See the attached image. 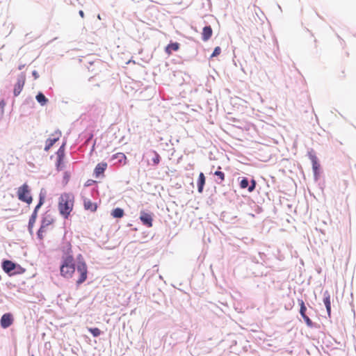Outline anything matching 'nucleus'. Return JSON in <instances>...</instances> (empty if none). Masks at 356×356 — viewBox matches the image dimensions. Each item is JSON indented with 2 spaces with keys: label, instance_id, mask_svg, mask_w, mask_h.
<instances>
[{
  "label": "nucleus",
  "instance_id": "f257e3e1",
  "mask_svg": "<svg viewBox=\"0 0 356 356\" xmlns=\"http://www.w3.org/2000/svg\"><path fill=\"white\" fill-rule=\"evenodd\" d=\"M76 269L79 275L76 283L79 286L87 280L88 266L81 255H79V261L76 264L72 254L67 252L62 257L60 266V275L64 278L70 279L73 277Z\"/></svg>",
  "mask_w": 356,
  "mask_h": 356
},
{
  "label": "nucleus",
  "instance_id": "f03ea898",
  "mask_svg": "<svg viewBox=\"0 0 356 356\" xmlns=\"http://www.w3.org/2000/svg\"><path fill=\"white\" fill-rule=\"evenodd\" d=\"M74 203V197L71 193H63L59 197L58 210L65 218H67L73 210Z\"/></svg>",
  "mask_w": 356,
  "mask_h": 356
},
{
  "label": "nucleus",
  "instance_id": "7ed1b4c3",
  "mask_svg": "<svg viewBox=\"0 0 356 356\" xmlns=\"http://www.w3.org/2000/svg\"><path fill=\"white\" fill-rule=\"evenodd\" d=\"M17 193L18 199L20 201L26 202L28 204L32 202L33 198L31 195V191L27 184L25 183L19 187Z\"/></svg>",
  "mask_w": 356,
  "mask_h": 356
},
{
  "label": "nucleus",
  "instance_id": "20e7f679",
  "mask_svg": "<svg viewBox=\"0 0 356 356\" xmlns=\"http://www.w3.org/2000/svg\"><path fill=\"white\" fill-rule=\"evenodd\" d=\"M54 219L49 216H44L41 222L40 227L38 232V237L40 240L44 238V234L49 230V227L53 224Z\"/></svg>",
  "mask_w": 356,
  "mask_h": 356
},
{
  "label": "nucleus",
  "instance_id": "39448f33",
  "mask_svg": "<svg viewBox=\"0 0 356 356\" xmlns=\"http://www.w3.org/2000/svg\"><path fill=\"white\" fill-rule=\"evenodd\" d=\"M62 136L61 131L59 130L55 131L52 133L46 141V145L44 149L47 152L54 145L55 143L58 141Z\"/></svg>",
  "mask_w": 356,
  "mask_h": 356
},
{
  "label": "nucleus",
  "instance_id": "423d86ee",
  "mask_svg": "<svg viewBox=\"0 0 356 356\" xmlns=\"http://www.w3.org/2000/svg\"><path fill=\"white\" fill-rule=\"evenodd\" d=\"M14 322V318H13V315L10 313H6V314H4L1 318V321H0V324H1V326L3 327V328H8V327H10Z\"/></svg>",
  "mask_w": 356,
  "mask_h": 356
},
{
  "label": "nucleus",
  "instance_id": "0eeeda50",
  "mask_svg": "<svg viewBox=\"0 0 356 356\" xmlns=\"http://www.w3.org/2000/svg\"><path fill=\"white\" fill-rule=\"evenodd\" d=\"M25 83V76L22 75L18 78L16 84L15 85L13 93L15 96H18L22 92Z\"/></svg>",
  "mask_w": 356,
  "mask_h": 356
},
{
  "label": "nucleus",
  "instance_id": "6e6552de",
  "mask_svg": "<svg viewBox=\"0 0 356 356\" xmlns=\"http://www.w3.org/2000/svg\"><path fill=\"white\" fill-rule=\"evenodd\" d=\"M140 219L143 225L148 227H152L153 218L151 214L142 211L140 212Z\"/></svg>",
  "mask_w": 356,
  "mask_h": 356
},
{
  "label": "nucleus",
  "instance_id": "1a4fd4ad",
  "mask_svg": "<svg viewBox=\"0 0 356 356\" xmlns=\"http://www.w3.org/2000/svg\"><path fill=\"white\" fill-rule=\"evenodd\" d=\"M330 294L328 291H325L323 293V303L325 305L326 310L327 312V315L330 317L331 316V301H330Z\"/></svg>",
  "mask_w": 356,
  "mask_h": 356
},
{
  "label": "nucleus",
  "instance_id": "9d476101",
  "mask_svg": "<svg viewBox=\"0 0 356 356\" xmlns=\"http://www.w3.org/2000/svg\"><path fill=\"white\" fill-rule=\"evenodd\" d=\"M83 207L86 210L90 211L91 212L96 211L97 209V204L87 198L83 200Z\"/></svg>",
  "mask_w": 356,
  "mask_h": 356
},
{
  "label": "nucleus",
  "instance_id": "9b49d317",
  "mask_svg": "<svg viewBox=\"0 0 356 356\" xmlns=\"http://www.w3.org/2000/svg\"><path fill=\"white\" fill-rule=\"evenodd\" d=\"M15 264L9 260H6L2 264L3 270L7 273H9L12 270H15Z\"/></svg>",
  "mask_w": 356,
  "mask_h": 356
},
{
  "label": "nucleus",
  "instance_id": "f8f14e48",
  "mask_svg": "<svg viewBox=\"0 0 356 356\" xmlns=\"http://www.w3.org/2000/svg\"><path fill=\"white\" fill-rule=\"evenodd\" d=\"M107 168V163L105 162L98 163L94 170V173L96 177H99L101 174H103Z\"/></svg>",
  "mask_w": 356,
  "mask_h": 356
},
{
  "label": "nucleus",
  "instance_id": "ddd939ff",
  "mask_svg": "<svg viewBox=\"0 0 356 356\" xmlns=\"http://www.w3.org/2000/svg\"><path fill=\"white\" fill-rule=\"evenodd\" d=\"M212 29L210 26H204L202 33V38L204 41H207L212 35Z\"/></svg>",
  "mask_w": 356,
  "mask_h": 356
},
{
  "label": "nucleus",
  "instance_id": "4468645a",
  "mask_svg": "<svg viewBox=\"0 0 356 356\" xmlns=\"http://www.w3.org/2000/svg\"><path fill=\"white\" fill-rule=\"evenodd\" d=\"M179 46L180 45L178 42L170 43L165 47V53L168 55H170L172 51H177L179 49Z\"/></svg>",
  "mask_w": 356,
  "mask_h": 356
},
{
  "label": "nucleus",
  "instance_id": "2eb2a0df",
  "mask_svg": "<svg viewBox=\"0 0 356 356\" xmlns=\"http://www.w3.org/2000/svg\"><path fill=\"white\" fill-rule=\"evenodd\" d=\"M204 184H205L204 175L203 174V172H200L199 175L198 180H197L198 192L200 193H202Z\"/></svg>",
  "mask_w": 356,
  "mask_h": 356
},
{
  "label": "nucleus",
  "instance_id": "dca6fc26",
  "mask_svg": "<svg viewBox=\"0 0 356 356\" xmlns=\"http://www.w3.org/2000/svg\"><path fill=\"white\" fill-rule=\"evenodd\" d=\"M310 159L312 163V168H313L314 172L316 175L318 173L320 164L318 163V159L315 155H311Z\"/></svg>",
  "mask_w": 356,
  "mask_h": 356
},
{
  "label": "nucleus",
  "instance_id": "f3484780",
  "mask_svg": "<svg viewBox=\"0 0 356 356\" xmlns=\"http://www.w3.org/2000/svg\"><path fill=\"white\" fill-rule=\"evenodd\" d=\"M112 158L116 159L118 160L120 163H123L125 165L127 163V156L124 153L118 152L113 155Z\"/></svg>",
  "mask_w": 356,
  "mask_h": 356
},
{
  "label": "nucleus",
  "instance_id": "a211bd4d",
  "mask_svg": "<svg viewBox=\"0 0 356 356\" xmlns=\"http://www.w3.org/2000/svg\"><path fill=\"white\" fill-rule=\"evenodd\" d=\"M37 216H35V213H32L31 217H30V218H29L28 228H29V232L31 234L33 232V227H34V224L35 223V221H36V219H37Z\"/></svg>",
  "mask_w": 356,
  "mask_h": 356
},
{
  "label": "nucleus",
  "instance_id": "6ab92c4d",
  "mask_svg": "<svg viewBox=\"0 0 356 356\" xmlns=\"http://www.w3.org/2000/svg\"><path fill=\"white\" fill-rule=\"evenodd\" d=\"M111 215L113 218H122L124 216V211L120 208H116L112 211Z\"/></svg>",
  "mask_w": 356,
  "mask_h": 356
},
{
  "label": "nucleus",
  "instance_id": "aec40b11",
  "mask_svg": "<svg viewBox=\"0 0 356 356\" xmlns=\"http://www.w3.org/2000/svg\"><path fill=\"white\" fill-rule=\"evenodd\" d=\"M36 99L37 101L42 105V106H44L45 105L48 100L45 97V96L42 93V92H39L37 95H36Z\"/></svg>",
  "mask_w": 356,
  "mask_h": 356
},
{
  "label": "nucleus",
  "instance_id": "412c9836",
  "mask_svg": "<svg viewBox=\"0 0 356 356\" xmlns=\"http://www.w3.org/2000/svg\"><path fill=\"white\" fill-rule=\"evenodd\" d=\"M153 154L152 163L154 165H157L161 161L160 155L154 150L152 151Z\"/></svg>",
  "mask_w": 356,
  "mask_h": 356
},
{
  "label": "nucleus",
  "instance_id": "4be33fe9",
  "mask_svg": "<svg viewBox=\"0 0 356 356\" xmlns=\"http://www.w3.org/2000/svg\"><path fill=\"white\" fill-rule=\"evenodd\" d=\"M65 143H63L60 147L58 149V152H57V156H58V162H60L64 156V154H65Z\"/></svg>",
  "mask_w": 356,
  "mask_h": 356
},
{
  "label": "nucleus",
  "instance_id": "5701e85b",
  "mask_svg": "<svg viewBox=\"0 0 356 356\" xmlns=\"http://www.w3.org/2000/svg\"><path fill=\"white\" fill-rule=\"evenodd\" d=\"M298 302H299V305L300 307V314L301 316L306 315L305 312H306L307 308L305 307L304 301L302 300H298Z\"/></svg>",
  "mask_w": 356,
  "mask_h": 356
},
{
  "label": "nucleus",
  "instance_id": "b1692460",
  "mask_svg": "<svg viewBox=\"0 0 356 356\" xmlns=\"http://www.w3.org/2000/svg\"><path fill=\"white\" fill-rule=\"evenodd\" d=\"M88 330L95 337H99L102 333L101 330L97 327L88 328Z\"/></svg>",
  "mask_w": 356,
  "mask_h": 356
},
{
  "label": "nucleus",
  "instance_id": "393cba45",
  "mask_svg": "<svg viewBox=\"0 0 356 356\" xmlns=\"http://www.w3.org/2000/svg\"><path fill=\"white\" fill-rule=\"evenodd\" d=\"M43 203H44V197L40 195V201H39L38 204L36 205V207H35V209H34L33 213H35V216H38V211L39 209L41 207V206L43 204Z\"/></svg>",
  "mask_w": 356,
  "mask_h": 356
},
{
  "label": "nucleus",
  "instance_id": "a878e982",
  "mask_svg": "<svg viewBox=\"0 0 356 356\" xmlns=\"http://www.w3.org/2000/svg\"><path fill=\"white\" fill-rule=\"evenodd\" d=\"M302 317L308 327H312L313 326L312 320L307 315L302 316Z\"/></svg>",
  "mask_w": 356,
  "mask_h": 356
},
{
  "label": "nucleus",
  "instance_id": "bb28decb",
  "mask_svg": "<svg viewBox=\"0 0 356 356\" xmlns=\"http://www.w3.org/2000/svg\"><path fill=\"white\" fill-rule=\"evenodd\" d=\"M214 175L216 176H217L220 179V181H223L225 180V174L224 172L220 171V170H217L214 172Z\"/></svg>",
  "mask_w": 356,
  "mask_h": 356
},
{
  "label": "nucleus",
  "instance_id": "cd10ccee",
  "mask_svg": "<svg viewBox=\"0 0 356 356\" xmlns=\"http://www.w3.org/2000/svg\"><path fill=\"white\" fill-rule=\"evenodd\" d=\"M240 186L241 188H245L248 186V180L246 178H243L241 183Z\"/></svg>",
  "mask_w": 356,
  "mask_h": 356
},
{
  "label": "nucleus",
  "instance_id": "c85d7f7f",
  "mask_svg": "<svg viewBox=\"0 0 356 356\" xmlns=\"http://www.w3.org/2000/svg\"><path fill=\"white\" fill-rule=\"evenodd\" d=\"M220 53H221L220 47H216L214 49L213 54H211V57H216V56L220 55Z\"/></svg>",
  "mask_w": 356,
  "mask_h": 356
},
{
  "label": "nucleus",
  "instance_id": "c756f323",
  "mask_svg": "<svg viewBox=\"0 0 356 356\" xmlns=\"http://www.w3.org/2000/svg\"><path fill=\"white\" fill-rule=\"evenodd\" d=\"M255 186H256V182L254 180H252V185L250 186H249L248 188V191L250 192H252L254 191V188H255Z\"/></svg>",
  "mask_w": 356,
  "mask_h": 356
},
{
  "label": "nucleus",
  "instance_id": "7c9ffc66",
  "mask_svg": "<svg viewBox=\"0 0 356 356\" xmlns=\"http://www.w3.org/2000/svg\"><path fill=\"white\" fill-rule=\"evenodd\" d=\"M255 186H256V182L254 180H252V185L250 186H249L248 188V191L250 192H252L254 191V188H255Z\"/></svg>",
  "mask_w": 356,
  "mask_h": 356
},
{
  "label": "nucleus",
  "instance_id": "2f4dec72",
  "mask_svg": "<svg viewBox=\"0 0 356 356\" xmlns=\"http://www.w3.org/2000/svg\"><path fill=\"white\" fill-rule=\"evenodd\" d=\"M95 182V181L92 180H88L87 183L86 184V186H88L91 185V183Z\"/></svg>",
  "mask_w": 356,
  "mask_h": 356
},
{
  "label": "nucleus",
  "instance_id": "473e14b6",
  "mask_svg": "<svg viewBox=\"0 0 356 356\" xmlns=\"http://www.w3.org/2000/svg\"><path fill=\"white\" fill-rule=\"evenodd\" d=\"M79 13L82 18L84 17V13L83 10H80Z\"/></svg>",
  "mask_w": 356,
  "mask_h": 356
},
{
  "label": "nucleus",
  "instance_id": "72a5a7b5",
  "mask_svg": "<svg viewBox=\"0 0 356 356\" xmlns=\"http://www.w3.org/2000/svg\"><path fill=\"white\" fill-rule=\"evenodd\" d=\"M33 74L34 76H36V72H33Z\"/></svg>",
  "mask_w": 356,
  "mask_h": 356
}]
</instances>
